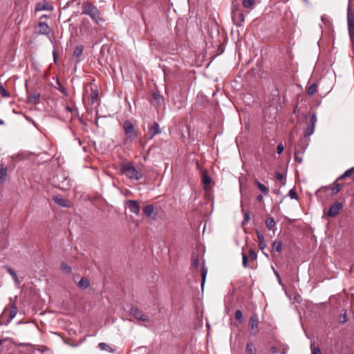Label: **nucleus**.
Listing matches in <instances>:
<instances>
[{"mask_svg": "<svg viewBox=\"0 0 354 354\" xmlns=\"http://www.w3.org/2000/svg\"><path fill=\"white\" fill-rule=\"evenodd\" d=\"M53 200L55 203L62 207H69L71 206L70 202L67 199L60 198L57 196H54Z\"/></svg>", "mask_w": 354, "mask_h": 354, "instance_id": "11", "label": "nucleus"}, {"mask_svg": "<svg viewBox=\"0 0 354 354\" xmlns=\"http://www.w3.org/2000/svg\"><path fill=\"white\" fill-rule=\"evenodd\" d=\"M256 233L259 242L265 241L263 235L259 230H257Z\"/></svg>", "mask_w": 354, "mask_h": 354, "instance_id": "45", "label": "nucleus"}, {"mask_svg": "<svg viewBox=\"0 0 354 354\" xmlns=\"http://www.w3.org/2000/svg\"><path fill=\"white\" fill-rule=\"evenodd\" d=\"M235 317L236 319L239 322L241 323L243 321V314L241 310H237L235 312Z\"/></svg>", "mask_w": 354, "mask_h": 354, "instance_id": "36", "label": "nucleus"}, {"mask_svg": "<svg viewBox=\"0 0 354 354\" xmlns=\"http://www.w3.org/2000/svg\"><path fill=\"white\" fill-rule=\"evenodd\" d=\"M153 99L156 100L158 104L160 103V100H162V96L159 93V92H153L152 93Z\"/></svg>", "mask_w": 354, "mask_h": 354, "instance_id": "39", "label": "nucleus"}, {"mask_svg": "<svg viewBox=\"0 0 354 354\" xmlns=\"http://www.w3.org/2000/svg\"><path fill=\"white\" fill-rule=\"evenodd\" d=\"M266 225L269 230H272L275 225V221L273 218L269 217L266 221Z\"/></svg>", "mask_w": 354, "mask_h": 354, "instance_id": "25", "label": "nucleus"}, {"mask_svg": "<svg viewBox=\"0 0 354 354\" xmlns=\"http://www.w3.org/2000/svg\"><path fill=\"white\" fill-rule=\"evenodd\" d=\"M254 3V0H243V6L246 8H250Z\"/></svg>", "mask_w": 354, "mask_h": 354, "instance_id": "38", "label": "nucleus"}, {"mask_svg": "<svg viewBox=\"0 0 354 354\" xmlns=\"http://www.w3.org/2000/svg\"><path fill=\"white\" fill-rule=\"evenodd\" d=\"M8 272L12 277L15 282L17 284H19V281L18 277H17L16 272L11 268H8Z\"/></svg>", "mask_w": 354, "mask_h": 354, "instance_id": "29", "label": "nucleus"}, {"mask_svg": "<svg viewBox=\"0 0 354 354\" xmlns=\"http://www.w3.org/2000/svg\"><path fill=\"white\" fill-rule=\"evenodd\" d=\"M0 94L4 97H10V93L5 89V88L3 86V84L1 82H0Z\"/></svg>", "mask_w": 354, "mask_h": 354, "instance_id": "33", "label": "nucleus"}, {"mask_svg": "<svg viewBox=\"0 0 354 354\" xmlns=\"http://www.w3.org/2000/svg\"><path fill=\"white\" fill-rule=\"evenodd\" d=\"M274 272L275 275L277 277V278L279 279L280 276H279V273L277 272H276L275 270H274Z\"/></svg>", "mask_w": 354, "mask_h": 354, "instance_id": "55", "label": "nucleus"}, {"mask_svg": "<svg viewBox=\"0 0 354 354\" xmlns=\"http://www.w3.org/2000/svg\"><path fill=\"white\" fill-rule=\"evenodd\" d=\"M253 347H254V346H253L252 342H248L245 346L246 354H255Z\"/></svg>", "mask_w": 354, "mask_h": 354, "instance_id": "23", "label": "nucleus"}, {"mask_svg": "<svg viewBox=\"0 0 354 354\" xmlns=\"http://www.w3.org/2000/svg\"><path fill=\"white\" fill-rule=\"evenodd\" d=\"M351 177L353 180H354V167H351L347 169L343 174L340 175L337 180H340L344 178Z\"/></svg>", "mask_w": 354, "mask_h": 354, "instance_id": "15", "label": "nucleus"}, {"mask_svg": "<svg viewBox=\"0 0 354 354\" xmlns=\"http://www.w3.org/2000/svg\"><path fill=\"white\" fill-rule=\"evenodd\" d=\"M60 268L65 273H70L71 272V268L64 262L61 263Z\"/></svg>", "mask_w": 354, "mask_h": 354, "instance_id": "31", "label": "nucleus"}, {"mask_svg": "<svg viewBox=\"0 0 354 354\" xmlns=\"http://www.w3.org/2000/svg\"><path fill=\"white\" fill-rule=\"evenodd\" d=\"M254 183L256 184L258 189L265 196H267L269 194V189L266 185H263L261 183H260L258 180H255Z\"/></svg>", "mask_w": 354, "mask_h": 354, "instance_id": "17", "label": "nucleus"}, {"mask_svg": "<svg viewBox=\"0 0 354 354\" xmlns=\"http://www.w3.org/2000/svg\"><path fill=\"white\" fill-rule=\"evenodd\" d=\"M150 140L153 139L155 136L161 133L159 124L157 122H154L151 126L148 128Z\"/></svg>", "mask_w": 354, "mask_h": 354, "instance_id": "9", "label": "nucleus"}, {"mask_svg": "<svg viewBox=\"0 0 354 354\" xmlns=\"http://www.w3.org/2000/svg\"><path fill=\"white\" fill-rule=\"evenodd\" d=\"M283 144L280 143L277 145V152L278 154H280L282 153V151H283Z\"/></svg>", "mask_w": 354, "mask_h": 354, "instance_id": "46", "label": "nucleus"}, {"mask_svg": "<svg viewBox=\"0 0 354 354\" xmlns=\"http://www.w3.org/2000/svg\"><path fill=\"white\" fill-rule=\"evenodd\" d=\"M276 178L278 180H282L283 179V176L281 173L280 172H277L276 173Z\"/></svg>", "mask_w": 354, "mask_h": 354, "instance_id": "49", "label": "nucleus"}, {"mask_svg": "<svg viewBox=\"0 0 354 354\" xmlns=\"http://www.w3.org/2000/svg\"><path fill=\"white\" fill-rule=\"evenodd\" d=\"M316 122L317 115L316 114L313 113L311 115L309 123L307 124V127L305 129L304 137L310 136L314 133Z\"/></svg>", "mask_w": 354, "mask_h": 354, "instance_id": "6", "label": "nucleus"}, {"mask_svg": "<svg viewBox=\"0 0 354 354\" xmlns=\"http://www.w3.org/2000/svg\"><path fill=\"white\" fill-rule=\"evenodd\" d=\"M97 97V93H95L93 99H95Z\"/></svg>", "mask_w": 354, "mask_h": 354, "instance_id": "56", "label": "nucleus"}, {"mask_svg": "<svg viewBox=\"0 0 354 354\" xmlns=\"http://www.w3.org/2000/svg\"><path fill=\"white\" fill-rule=\"evenodd\" d=\"M2 343H3L2 340L0 339V346L2 345Z\"/></svg>", "mask_w": 354, "mask_h": 354, "instance_id": "58", "label": "nucleus"}, {"mask_svg": "<svg viewBox=\"0 0 354 354\" xmlns=\"http://www.w3.org/2000/svg\"><path fill=\"white\" fill-rule=\"evenodd\" d=\"M82 14L88 15L96 24L101 21L100 11L91 2L86 1L82 3Z\"/></svg>", "mask_w": 354, "mask_h": 354, "instance_id": "1", "label": "nucleus"}, {"mask_svg": "<svg viewBox=\"0 0 354 354\" xmlns=\"http://www.w3.org/2000/svg\"><path fill=\"white\" fill-rule=\"evenodd\" d=\"M311 354H322L321 351L318 346H315L314 344H310Z\"/></svg>", "mask_w": 354, "mask_h": 354, "instance_id": "35", "label": "nucleus"}, {"mask_svg": "<svg viewBox=\"0 0 354 354\" xmlns=\"http://www.w3.org/2000/svg\"><path fill=\"white\" fill-rule=\"evenodd\" d=\"M295 160L299 164H301L302 162V158L300 157L297 152H295Z\"/></svg>", "mask_w": 354, "mask_h": 354, "instance_id": "48", "label": "nucleus"}, {"mask_svg": "<svg viewBox=\"0 0 354 354\" xmlns=\"http://www.w3.org/2000/svg\"><path fill=\"white\" fill-rule=\"evenodd\" d=\"M8 168L3 164L0 165V184L6 181L7 176Z\"/></svg>", "mask_w": 354, "mask_h": 354, "instance_id": "14", "label": "nucleus"}, {"mask_svg": "<svg viewBox=\"0 0 354 354\" xmlns=\"http://www.w3.org/2000/svg\"><path fill=\"white\" fill-rule=\"evenodd\" d=\"M202 180H203V184L205 186H207L211 183V178L209 177V176L207 173L205 172L202 175Z\"/></svg>", "mask_w": 354, "mask_h": 354, "instance_id": "27", "label": "nucleus"}, {"mask_svg": "<svg viewBox=\"0 0 354 354\" xmlns=\"http://www.w3.org/2000/svg\"><path fill=\"white\" fill-rule=\"evenodd\" d=\"M83 52V46H78L75 48L74 51V56L75 57H79L82 55Z\"/></svg>", "mask_w": 354, "mask_h": 354, "instance_id": "32", "label": "nucleus"}, {"mask_svg": "<svg viewBox=\"0 0 354 354\" xmlns=\"http://www.w3.org/2000/svg\"><path fill=\"white\" fill-rule=\"evenodd\" d=\"M270 352L272 354H276L279 351L277 349L276 346H272L270 348Z\"/></svg>", "mask_w": 354, "mask_h": 354, "instance_id": "50", "label": "nucleus"}, {"mask_svg": "<svg viewBox=\"0 0 354 354\" xmlns=\"http://www.w3.org/2000/svg\"><path fill=\"white\" fill-rule=\"evenodd\" d=\"M279 283H280V284L281 283V278H279Z\"/></svg>", "mask_w": 354, "mask_h": 354, "instance_id": "57", "label": "nucleus"}, {"mask_svg": "<svg viewBox=\"0 0 354 354\" xmlns=\"http://www.w3.org/2000/svg\"><path fill=\"white\" fill-rule=\"evenodd\" d=\"M122 171L131 180H139L142 178L141 171H138L133 164L129 162L122 165Z\"/></svg>", "mask_w": 354, "mask_h": 354, "instance_id": "2", "label": "nucleus"}, {"mask_svg": "<svg viewBox=\"0 0 354 354\" xmlns=\"http://www.w3.org/2000/svg\"><path fill=\"white\" fill-rule=\"evenodd\" d=\"M128 208L130 212L134 213L136 214H139L140 212V206L138 203L136 201L129 200L127 201Z\"/></svg>", "mask_w": 354, "mask_h": 354, "instance_id": "10", "label": "nucleus"}, {"mask_svg": "<svg viewBox=\"0 0 354 354\" xmlns=\"http://www.w3.org/2000/svg\"><path fill=\"white\" fill-rule=\"evenodd\" d=\"M266 247H267V244H266V241L259 242V250H261L266 257H268V254L263 251L264 249L266 248Z\"/></svg>", "mask_w": 354, "mask_h": 354, "instance_id": "37", "label": "nucleus"}, {"mask_svg": "<svg viewBox=\"0 0 354 354\" xmlns=\"http://www.w3.org/2000/svg\"><path fill=\"white\" fill-rule=\"evenodd\" d=\"M143 212L145 215L151 216L154 212V207L152 205H147L143 208Z\"/></svg>", "mask_w": 354, "mask_h": 354, "instance_id": "21", "label": "nucleus"}, {"mask_svg": "<svg viewBox=\"0 0 354 354\" xmlns=\"http://www.w3.org/2000/svg\"><path fill=\"white\" fill-rule=\"evenodd\" d=\"M193 262L192 264V267L196 270L199 266V257L198 255H193Z\"/></svg>", "mask_w": 354, "mask_h": 354, "instance_id": "30", "label": "nucleus"}, {"mask_svg": "<svg viewBox=\"0 0 354 354\" xmlns=\"http://www.w3.org/2000/svg\"><path fill=\"white\" fill-rule=\"evenodd\" d=\"M250 220V212H247L244 214V220L243 221V225L248 223Z\"/></svg>", "mask_w": 354, "mask_h": 354, "instance_id": "43", "label": "nucleus"}, {"mask_svg": "<svg viewBox=\"0 0 354 354\" xmlns=\"http://www.w3.org/2000/svg\"><path fill=\"white\" fill-rule=\"evenodd\" d=\"M130 314L133 315L136 319L140 321H147L148 317L144 313L142 310L136 306L131 307L129 311Z\"/></svg>", "mask_w": 354, "mask_h": 354, "instance_id": "7", "label": "nucleus"}, {"mask_svg": "<svg viewBox=\"0 0 354 354\" xmlns=\"http://www.w3.org/2000/svg\"><path fill=\"white\" fill-rule=\"evenodd\" d=\"M48 17V15H42L40 19H39V22L38 24V26H37V33L38 34H40V35H48L50 32V27L48 26V25L43 21V19H47Z\"/></svg>", "mask_w": 354, "mask_h": 354, "instance_id": "5", "label": "nucleus"}, {"mask_svg": "<svg viewBox=\"0 0 354 354\" xmlns=\"http://www.w3.org/2000/svg\"><path fill=\"white\" fill-rule=\"evenodd\" d=\"M53 9V6L50 5L48 3H38L36 6V10H52Z\"/></svg>", "mask_w": 354, "mask_h": 354, "instance_id": "19", "label": "nucleus"}, {"mask_svg": "<svg viewBox=\"0 0 354 354\" xmlns=\"http://www.w3.org/2000/svg\"><path fill=\"white\" fill-rule=\"evenodd\" d=\"M272 246L274 250L277 252H280L282 249V243L281 241H274Z\"/></svg>", "mask_w": 354, "mask_h": 354, "instance_id": "24", "label": "nucleus"}, {"mask_svg": "<svg viewBox=\"0 0 354 354\" xmlns=\"http://www.w3.org/2000/svg\"><path fill=\"white\" fill-rule=\"evenodd\" d=\"M98 347L103 351H109L110 352H112V349L111 347L106 343L101 342L98 344Z\"/></svg>", "mask_w": 354, "mask_h": 354, "instance_id": "34", "label": "nucleus"}, {"mask_svg": "<svg viewBox=\"0 0 354 354\" xmlns=\"http://www.w3.org/2000/svg\"><path fill=\"white\" fill-rule=\"evenodd\" d=\"M288 195L291 199H297V194L294 189H290Z\"/></svg>", "mask_w": 354, "mask_h": 354, "instance_id": "40", "label": "nucleus"}, {"mask_svg": "<svg viewBox=\"0 0 354 354\" xmlns=\"http://www.w3.org/2000/svg\"><path fill=\"white\" fill-rule=\"evenodd\" d=\"M241 17L243 19V15L241 14Z\"/></svg>", "mask_w": 354, "mask_h": 354, "instance_id": "59", "label": "nucleus"}, {"mask_svg": "<svg viewBox=\"0 0 354 354\" xmlns=\"http://www.w3.org/2000/svg\"><path fill=\"white\" fill-rule=\"evenodd\" d=\"M249 254L252 261H255L257 259V254L253 250H250Z\"/></svg>", "mask_w": 354, "mask_h": 354, "instance_id": "44", "label": "nucleus"}, {"mask_svg": "<svg viewBox=\"0 0 354 354\" xmlns=\"http://www.w3.org/2000/svg\"><path fill=\"white\" fill-rule=\"evenodd\" d=\"M123 129L127 140L132 141L137 136L134 127L130 121H124Z\"/></svg>", "mask_w": 354, "mask_h": 354, "instance_id": "4", "label": "nucleus"}, {"mask_svg": "<svg viewBox=\"0 0 354 354\" xmlns=\"http://www.w3.org/2000/svg\"><path fill=\"white\" fill-rule=\"evenodd\" d=\"M40 93L34 92L28 95V101L32 104H37L39 103Z\"/></svg>", "mask_w": 354, "mask_h": 354, "instance_id": "12", "label": "nucleus"}, {"mask_svg": "<svg viewBox=\"0 0 354 354\" xmlns=\"http://www.w3.org/2000/svg\"><path fill=\"white\" fill-rule=\"evenodd\" d=\"M257 199L259 202H260V203L262 202L263 201V196L261 194L258 195L257 197Z\"/></svg>", "mask_w": 354, "mask_h": 354, "instance_id": "52", "label": "nucleus"}, {"mask_svg": "<svg viewBox=\"0 0 354 354\" xmlns=\"http://www.w3.org/2000/svg\"><path fill=\"white\" fill-rule=\"evenodd\" d=\"M77 286L80 288L85 290L89 287L90 282L86 278L82 277L78 282Z\"/></svg>", "mask_w": 354, "mask_h": 354, "instance_id": "20", "label": "nucleus"}, {"mask_svg": "<svg viewBox=\"0 0 354 354\" xmlns=\"http://www.w3.org/2000/svg\"><path fill=\"white\" fill-rule=\"evenodd\" d=\"M26 118L27 120H28L29 122H32L35 126H36L35 122L32 119H30L28 117H26Z\"/></svg>", "mask_w": 354, "mask_h": 354, "instance_id": "54", "label": "nucleus"}, {"mask_svg": "<svg viewBox=\"0 0 354 354\" xmlns=\"http://www.w3.org/2000/svg\"><path fill=\"white\" fill-rule=\"evenodd\" d=\"M17 308L15 304L12 305L11 309L9 313V317L7 320V322H10L17 315Z\"/></svg>", "mask_w": 354, "mask_h": 354, "instance_id": "22", "label": "nucleus"}, {"mask_svg": "<svg viewBox=\"0 0 354 354\" xmlns=\"http://www.w3.org/2000/svg\"><path fill=\"white\" fill-rule=\"evenodd\" d=\"M26 118L27 120H28L29 122H32L35 126H36L35 122L32 119H30L28 117H26Z\"/></svg>", "mask_w": 354, "mask_h": 354, "instance_id": "53", "label": "nucleus"}, {"mask_svg": "<svg viewBox=\"0 0 354 354\" xmlns=\"http://www.w3.org/2000/svg\"><path fill=\"white\" fill-rule=\"evenodd\" d=\"M207 274V268H205V263L203 262L202 263V267H201V277H202L201 288H202V290H203V288H204V285H205V283Z\"/></svg>", "mask_w": 354, "mask_h": 354, "instance_id": "16", "label": "nucleus"}, {"mask_svg": "<svg viewBox=\"0 0 354 354\" xmlns=\"http://www.w3.org/2000/svg\"><path fill=\"white\" fill-rule=\"evenodd\" d=\"M343 205L341 202L337 201L334 203L329 208L328 212V216L330 217H334L337 216L339 211L342 209Z\"/></svg>", "mask_w": 354, "mask_h": 354, "instance_id": "8", "label": "nucleus"}, {"mask_svg": "<svg viewBox=\"0 0 354 354\" xmlns=\"http://www.w3.org/2000/svg\"><path fill=\"white\" fill-rule=\"evenodd\" d=\"M338 180H335L332 185H329L328 189H330L333 194H337L344 186V184L338 183Z\"/></svg>", "mask_w": 354, "mask_h": 354, "instance_id": "13", "label": "nucleus"}, {"mask_svg": "<svg viewBox=\"0 0 354 354\" xmlns=\"http://www.w3.org/2000/svg\"><path fill=\"white\" fill-rule=\"evenodd\" d=\"M347 320H348V319H347V313H346V311L344 310L343 313L340 314L338 316V322L340 324H344L345 322H347Z\"/></svg>", "mask_w": 354, "mask_h": 354, "instance_id": "28", "label": "nucleus"}, {"mask_svg": "<svg viewBox=\"0 0 354 354\" xmlns=\"http://www.w3.org/2000/svg\"><path fill=\"white\" fill-rule=\"evenodd\" d=\"M258 318L256 315H252L250 317L249 320V326L252 330L257 329L258 328Z\"/></svg>", "mask_w": 354, "mask_h": 354, "instance_id": "18", "label": "nucleus"}, {"mask_svg": "<svg viewBox=\"0 0 354 354\" xmlns=\"http://www.w3.org/2000/svg\"><path fill=\"white\" fill-rule=\"evenodd\" d=\"M242 259H243V266L244 268H247L248 267V256L244 254L243 252L242 253Z\"/></svg>", "mask_w": 354, "mask_h": 354, "instance_id": "42", "label": "nucleus"}, {"mask_svg": "<svg viewBox=\"0 0 354 354\" xmlns=\"http://www.w3.org/2000/svg\"><path fill=\"white\" fill-rule=\"evenodd\" d=\"M57 84L59 85V88H57L58 90H59L62 93H64L66 94V90L65 88H64L62 84H60V82L57 80Z\"/></svg>", "mask_w": 354, "mask_h": 354, "instance_id": "47", "label": "nucleus"}, {"mask_svg": "<svg viewBox=\"0 0 354 354\" xmlns=\"http://www.w3.org/2000/svg\"><path fill=\"white\" fill-rule=\"evenodd\" d=\"M348 31L354 47V13L349 6L347 9Z\"/></svg>", "mask_w": 354, "mask_h": 354, "instance_id": "3", "label": "nucleus"}, {"mask_svg": "<svg viewBox=\"0 0 354 354\" xmlns=\"http://www.w3.org/2000/svg\"><path fill=\"white\" fill-rule=\"evenodd\" d=\"M64 110H65V112H66V113H70V114H71V117H68V118H70V119H72V118H73V112H74V110L73 109V108H71V107H70V106H66L64 107Z\"/></svg>", "mask_w": 354, "mask_h": 354, "instance_id": "41", "label": "nucleus"}, {"mask_svg": "<svg viewBox=\"0 0 354 354\" xmlns=\"http://www.w3.org/2000/svg\"><path fill=\"white\" fill-rule=\"evenodd\" d=\"M317 84H315V83H313V84H311L307 89V93L309 95H313V94L315 93V92L317 91Z\"/></svg>", "mask_w": 354, "mask_h": 354, "instance_id": "26", "label": "nucleus"}, {"mask_svg": "<svg viewBox=\"0 0 354 354\" xmlns=\"http://www.w3.org/2000/svg\"><path fill=\"white\" fill-rule=\"evenodd\" d=\"M53 54L54 60H55V62H56V59L57 58V53L56 52L55 50H53Z\"/></svg>", "mask_w": 354, "mask_h": 354, "instance_id": "51", "label": "nucleus"}]
</instances>
